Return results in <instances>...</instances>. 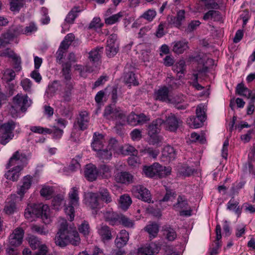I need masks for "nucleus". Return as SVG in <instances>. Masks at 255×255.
<instances>
[{
  "instance_id": "obj_1",
  "label": "nucleus",
  "mask_w": 255,
  "mask_h": 255,
  "mask_svg": "<svg viewBox=\"0 0 255 255\" xmlns=\"http://www.w3.org/2000/svg\"><path fill=\"white\" fill-rule=\"evenodd\" d=\"M55 243L61 247L68 244L77 246L80 243V238L77 231L75 229H69L67 221L62 220L59 231L55 237Z\"/></svg>"
},
{
  "instance_id": "obj_2",
  "label": "nucleus",
  "mask_w": 255,
  "mask_h": 255,
  "mask_svg": "<svg viewBox=\"0 0 255 255\" xmlns=\"http://www.w3.org/2000/svg\"><path fill=\"white\" fill-rule=\"evenodd\" d=\"M26 156L24 153L18 151L15 152L6 164V168L8 171L4 174L5 177L12 181H17L21 171L26 164Z\"/></svg>"
},
{
  "instance_id": "obj_3",
  "label": "nucleus",
  "mask_w": 255,
  "mask_h": 255,
  "mask_svg": "<svg viewBox=\"0 0 255 255\" xmlns=\"http://www.w3.org/2000/svg\"><path fill=\"white\" fill-rule=\"evenodd\" d=\"M50 209L47 205L37 206L36 204H28L25 210L24 216L27 219H30L34 216L40 217L45 224H48L51 222Z\"/></svg>"
},
{
  "instance_id": "obj_4",
  "label": "nucleus",
  "mask_w": 255,
  "mask_h": 255,
  "mask_svg": "<svg viewBox=\"0 0 255 255\" xmlns=\"http://www.w3.org/2000/svg\"><path fill=\"white\" fill-rule=\"evenodd\" d=\"M103 49V47H96L92 50L89 54V58L90 61L85 67L79 65H76V70L80 72L81 76L86 77L87 73H90L95 70L97 62L101 57V52Z\"/></svg>"
},
{
  "instance_id": "obj_5",
  "label": "nucleus",
  "mask_w": 255,
  "mask_h": 255,
  "mask_svg": "<svg viewBox=\"0 0 255 255\" xmlns=\"http://www.w3.org/2000/svg\"><path fill=\"white\" fill-rule=\"evenodd\" d=\"M13 105L10 109V113L13 117L17 116V114L21 111L25 112L27 108L32 104V101L27 95H23L22 94H17L12 99Z\"/></svg>"
},
{
  "instance_id": "obj_6",
  "label": "nucleus",
  "mask_w": 255,
  "mask_h": 255,
  "mask_svg": "<svg viewBox=\"0 0 255 255\" xmlns=\"http://www.w3.org/2000/svg\"><path fill=\"white\" fill-rule=\"evenodd\" d=\"M103 116L109 121H116L117 125L125 124L126 115L119 108H116L114 106H107L105 109Z\"/></svg>"
},
{
  "instance_id": "obj_7",
  "label": "nucleus",
  "mask_w": 255,
  "mask_h": 255,
  "mask_svg": "<svg viewBox=\"0 0 255 255\" xmlns=\"http://www.w3.org/2000/svg\"><path fill=\"white\" fill-rule=\"evenodd\" d=\"M79 188L72 187L69 193V202L68 205L66 206L64 210L65 213L69 216V220L72 221L74 218V208L79 205Z\"/></svg>"
},
{
  "instance_id": "obj_8",
  "label": "nucleus",
  "mask_w": 255,
  "mask_h": 255,
  "mask_svg": "<svg viewBox=\"0 0 255 255\" xmlns=\"http://www.w3.org/2000/svg\"><path fill=\"white\" fill-rule=\"evenodd\" d=\"M16 123L12 121L0 126V142L5 145L14 137L13 130L15 128Z\"/></svg>"
},
{
  "instance_id": "obj_9",
  "label": "nucleus",
  "mask_w": 255,
  "mask_h": 255,
  "mask_svg": "<svg viewBox=\"0 0 255 255\" xmlns=\"http://www.w3.org/2000/svg\"><path fill=\"white\" fill-rule=\"evenodd\" d=\"M163 123V120L157 119L153 121L148 127V134L149 136V142L152 144L159 143L162 139V137L158 135L160 132L161 126Z\"/></svg>"
},
{
  "instance_id": "obj_10",
  "label": "nucleus",
  "mask_w": 255,
  "mask_h": 255,
  "mask_svg": "<svg viewBox=\"0 0 255 255\" xmlns=\"http://www.w3.org/2000/svg\"><path fill=\"white\" fill-rule=\"evenodd\" d=\"M119 153L118 141L114 138L110 139L107 146L96 152V156L103 160H109L112 158V152Z\"/></svg>"
},
{
  "instance_id": "obj_11",
  "label": "nucleus",
  "mask_w": 255,
  "mask_h": 255,
  "mask_svg": "<svg viewBox=\"0 0 255 255\" xmlns=\"http://www.w3.org/2000/svg\"><path fill=\"white\" fill-rule=\"evenodd\" d=\"M182 120L174 114L170 113L166 116L165 120H163L164 128L167 130L175 132L182 124Z\"/></svg>"
},
{
  "instance_id": "obj_12",
  "label": "nucleus",
  "mask_w": 255,
  "mask_h": 255,
  "mask_svg": "<svg viewBox=\"0 0 255 255\" xmlns=\"http://www.w3.org/2000/svg\"><path fill=\"white\" fill-rule=\"evenodd\" d=\"M155 100L161 102H165L168 103H175L180 101L173 100L169 95V89L166 86H162L155 90L153 95Z\"/></svg>"
},
{
  "instance_id": "obj_13",
  "label": "nucleus",
  "mask_w": 255,
  "mask_h": 255,
  "mask_svg": "<svg viewBox=\"0 0 255 255\" xmlns=\"http://www.w3.org/2000/svg\"><path fill=\"white\" fill-rule=\"evenodd\" d=\"M131 192L133 195L144 202H150L151 195L150 191L142 185H136L132 187Z\"/></svg>"
},
{
  "instance_id": "obj_14",
  "label": "nucleus",
  "mask_w": 255,
  "mask_h": 255,
  "mask_svg": "<svg viewBox=\"0 0 255 255\" xmlns=\"http://www.w3.org/2000/svg\"><path fill=\"white\" fill-rule=\"evenodd\" d=\"M21 34H23V28L22 26H18L11 28L3 34V39H0V47L5 46L14 37Z\"/></svg>"
},
{
  "instance_id": "obj_15",
  "label": "nucleus",
  "mask_w": 255,
  "mask_h": 255,
  "mask_svg": "<svg viewBox=\"0 0 255 255\" xmlns=\"http://www.w3.org/2000/svg\"><path fill=\"white\" fill-rule=\"evenodd\" d=\"M177 210H182L180 211L181 216H191V210H187L189 207L188 200L184 195H179L177 198V203L174 205Z\"/></svg>"
},
{
  "instance_id": "obj_16",
  "label": "nucleus",
  "mask_w": 255,
  "mask_h": 255,
  "mask_svg": "<svg viewBox=\"0 0 255 255\" xmlns=\"http://www.w3.org/2000/svg\"><path fill=\"white\" fill-rule=\"evenodd\" d=\"M159 249L155 243L146 244L137 249V255H154L158 253Z\"/></svg>"
},
{
  "instance_id": "obj_17",
  "label": "nucleus",
  "mask_w": 255,
  "mask_h": 255,
  "mask_svg": "<svg viewBox=\"0 0 255 255\" xmlns=\"http://www.w3.org/2000/svg\"><path fill=\"white\" fill-rule=\"evenodd\" d=\"M24 236V231L21 228H16L9 236V245L17 247L21 244Z\"/></svg>"
},
{
  "instance_id": "obj_18",
  "label": "nucleus",
  "mask_w": 255,
  "mask_h": 255,
  "mask_svg": "<svg viewBox=\"0 0 255 255\" xmlns=\"http://www.w3.org/2000/svg\"><path fill=\"white\" fill-rule=\"evenodd\" d=\"M32 182V177L27 175L23 177L21 182L22 185L17 188V194L20 196V200H22L24 195L30 188Z\"/></svg>"
},
{
  "instance_id": "obj_19",
  "label": "nucleus",
  "mask_w": 255,
  "mask_h": 255,
  "mask_svg": "<svg viewBox=\"0 0 255 255\" xmlns=\"http://www.w3.org/2000/svg\"><path fill=\"white\" fill-rule=\"evenodd\" d=\"M106 140L104 135L99 133H94L91 146L96 152L105 147Z\"/></svg>"
},
{
  "instance_id": "obj_20",
  "label": "nucleus",
  "mask_w": 255,
  "mask_h": 255,
  "mask_svg": "<svg viewBox=\"0 0 255 255\" xmlns=\"http://www.w3.org/2000/svg\"><path fill=\"white\" fill-rule=\"evenodd\" d=\"M73 90V84L71 82H67L65 87L60 93L61 101L64 103L70 102L72 98V91Z\"/></svg>"
},
{
  "instance_id": "obj_21",
  "label": "nucleus",
  "mask_w": 255,
  "mask_h": 255,
  "mask_svg": "<svg viewBox=\"0 0 255 255\" xmlns=\"http://www.w3.org/2000/svg\"><path fill=\"white\" fill-rule=\"evenodd\" d=\"M133 176L128 172H120L115 175V180L119 183L129 184L133 182Z\"/></svg>"
},
{
  "instance_id": "obj_22",
  "label": "nucleus",
  "mask_w": 255,
  "mask_h": 255,
  "mask_svg": "<svg viewBox=\"0 0 255 255\" xmlns=\"http://www.w3.org/2000/svg\"><path fill=\"white\" fill-rule=\"evenodd\" d=\"M84 174L87 180L93 181L99 176L98 170L95 165L92 164H87L85 167Z\"/></svg>"
},
{
  "instance_id": "obj_23",
  "label": "nucleus",
  "mask_w": 255,
  "mask_h": 255,
  "mask_svg": "<svg viewBox=\"0 0 255 255\" xmlns=\"http://www.w3.org/2000/svg\"><path fill=\"white\" fill-rule=\"evenodd\" d=\"M97 193L88 192L85 194L86 204L92 209H96L99 206Z\"/></svg>"
},
{
  "instance_id": "obj_24",
  "label": "nucleus",
  "mask_w": 255,
  "mask_h": 255,
  "mask_svg": "<svg viewBox=\"0 0 255 255\" xmlns=\"http://www.w3.org/2000/svg\"><path fill=\"white\" fill-rule=\"evenodd\" d=\"M123 79L125 83L128 84L129 86H137L139 84L137 77L135 73L132 70H129L126 68L123 76Z\"/></svg>"
},
{
  "instance_id": "obj_25",
  "label": "nucleus",
  "mask_w": 255,
  "mask_h": 255,
  "mask_svg": "<svg viewBox=\"0 0 255 255\" xmlns=\"http://www.w3.org/2000/svg\"><path fill=\"white\" fill-rule=\"evenodd\" d=\"M121 214L113 212L112 209L106 211L104 213V218L106 221L109 223L112 226L119 225V220Z\"/></svg>"
},
{
  "instance_id": "obj_26",
  "label": "nucleus",
  "mask_w": 255,
  "mask_h": 255,
  "mask_svg": "<svg viewBox=\"0 0 255 255\" xmlns=\"http://www.w3.org/2000/svg\"><path fill=\"white\" fill-rule=\"evenodd\" d=\"M129 239L128 233L125 230H122L115 240V244L117 248H121L125 246Z\"/></svg>"
},
{
  "instance_id": "obj_27",
  "label": "nucleus",
  "mask_w": 255,
  "mask_h": 255,
  "mask_svg": "<svg viewBox=\"0 0 255 255\" xmlns=\"http://www.w3.org/2000/svg\"><path fill=\"white\" fill-rule=\"evenodd\" d=\"M163 235L165 239L170 242L174 241L177 238V233L175 229L169 225H165L162 227Z\"/></svg>"
},
{
  "instance_id": "obj_28",
  "label": "nucleus",
  "mask_w": 255,
  "mask_h": 255,
  "mask_svg": "<svg viewBox=\"0 0 255 255\" xmlns=\"http://www.w3.org/2000/svg\"><path fill=\"white\" fill-rule=\"evenodd\" d=\"M98 234L100 236L103 242L110 240L112 236L110 228L106 225H101L98 231Z\"/></svg>"
},
{
  "instance_id": "obj_29",
  "label": "nucleus",
  "mask_w": 255,
  "mask_h": 255,
  "mask_svg": "<svg viewBox=\"0 0 255 255\" xmlns=\"http://www.w3.org/2000/svg\"><path fill=\"white\" fill-rule=\"evenodd\" d=\"M172 51L177 54L183 53L188 49V42L184 41H177L173 42Z\"/></svg>"
},
{
  "instance_id": "obj_30",
  "label": "nucleus",
  "mask_w": 255,
  "mask_h": 255,
  "mask_svg": "<svg viewBox=\"0 0 255 255\" xmlns=\"http://www.w3.org/2000/svg\"><path fill=\"white\" fill-rule=\"evenodd\" d=\"M144 230L149 234L150 239L152 240L157 237L159 232V226L157 223L152 222L147 225Z\"/></svg>"
},
{
  "instance_id": "obj_31",
  "label": "nucleus",
  "mask_w": 255,
  "mask_h": 255,
  "mask_svg": "<svg viewBox=\"0 0 255 255\" xmlns=\"http://www.w3.org/2000/svg\"><path fill=\"white\" fill-rule=\"evenodd\" d=\"M89 122V117L88 113L84 111L80 113L77 118V124L81 130H84L88 127Z\"/></svg>"
},
{
  "instance_id": "obj_32",
  "label": "nucleus",
  "mask_w": 255,
  "mask_h": 255,
  "mask_svg": "<svg viewBox=\"0 0 255 255\" xmlns=\"http://www.w3.org/2000/svg\"><path fill=\"white\" fill-rule=\"evenodd\" d=\"M158 163H154L150 166H144L142 171L145 175L148 177H157Z\"/></svg>"
},
{
  "instance_id": "obj_33",
  "label": "nucleus",
  "mask_w": 255,
  "mask_h": 255,
  "mask_svg": "<svg viewBox=\"0 0 255 255\" xmlns=\"http://www.w3.org/2000/svg\"><path fill=\"white\" fill-rule=\"evenodd\" d=\"M98 170V175L103 179H109L112 176V168L106 164L101 165Z\"/></svg>"
},
{
  "instance_id": "obj_34",
  "label": "nucleus",
  "mask_w": 255,
  "mask_h": 255,
  "mask_svg": "<svg viewBox=\"0 0 255 255\" xmlns=\"http://www.w3.org/2000/svg\"><path fill=\"white\" fill-rule=\"evenodd\" d=\"M207 7L210 10L206 12L204 16H220L223 15L222 12L217 10L220 9V6L217 2H210L208 3Z\"/></svg>"
},
{
  "instance_id": "obj_35",
  "label": "nucleus",
  "mask_w": 255,
  "mask_h": 255,
  "mask_svg": "<svg viewBox=\"0 0 255 255\" xmlns=\"http://www.w3.org/2000/svg\"><path fill=\"white\" fill-rule=\"evenodd\" d=\"M98 197L100 198V199L106 203V204L110 203L112 202V195L109 192L108 189L106 188H100L97 193Z\"/></svg>"
},
{
  "instance_id": "obj_36",
  "label": "nucleus",
  "mask_w": 255,
  "mask_h": 255,
  "mask_svg": "<svg viewBox=\"0 0 255 255\" xmlns=\"http://www.w3.org/2000/svg\"><path fill=\"white\" fill-rule=\"evenodd\" d=\"M239 204V203L238 201L232 199L228 202L227 208L230 211L234 212L239 217L242 213V208Z\"/></svg>"
},
{
  "instance_id": "obj_37",
  "label": "nucleus",
  "mask_w": 255,
  "mask_h": 255,
  "mask_svg": "<svg viewBox=\"0 0 255 255\" xmlns=\"http://www.w3.org/2000/svg\"><path fill=\"white\" fill-rule=\"evenodd\" d=\"M118 149L119 153H122L125 155H136L137 154V151L132 146L130 145H125L124 146H121L118 143Z\"/></svg>"
},
{
  "instance_id": "obj_38",
  "label": "nucleus",
  "mask_w": 255,
  "mask_h": 255,
  "mask_svg": "<svg viewBox=\"0 0 255 255\" xmlns=\"http://www.w3.org/2000/svg\"><path fill=\"white\" fill-rule=\"evenodd\" d=\"M204 121L197 116H191L187 119V123L191 128H197L201 127Z\"/></svg>"
},
{
  "instance_id": "obj_39",
  "label": "nucleus",
  "mask_w": 255,
  "mask_h": 255,
  "mask_svg": "<svg viewBox=\"0 0 255 255\" xmlns=\"http://www.w3.org/2000/svg\"><path fill=\"white\" fill-rule=\"evenodd\" d=\"M132 203L131 198L128 194H124L121 196L119 200L120 208L124 210H127Z\"/></svg>"
},
{
  "instance_id": "obj_40",
  "label": "nucleus",
  "mask_w": 255,
  "mask_h": 255,
  "mask_svg": "<svg viewBox=\"0 0 255 255\" xmlns=\"http://www.w3.org/2000/svg\"><path fill=\"white\" fill-rule=\"evenodd\" d=\"M16 210V203L12 199H7L4 206V210L7 214H12Z\"/></svg>"
},
{
  "instance_id": "obj_41",
  "label": "nucleus",
  "mask_w": 255,
  "mask_h": 255,
  "mask_svg": "<svg viewBox=\"0 0 255 255\" xmlns=\"http://www.w3.org/2000/svg\"><path fill=\"white\" fill-rule=\"evenodd\" d=\"M157 166V177L160 178H163L171 174V168L170 167L163 166L159 163Z\"/></svg>"
},
{
  "instance_id": "obj_42",
  "label": "nucleus",
  "mask_w": 255,
  "mask_h": 255,
  "mask_svg": "<svg viewBox=\"0 0 255 255\" xmlns=\"http://www.w3.org/2000/svg\"><path fill=\"white\" fill-rule=\"evenodd\" d=\"M25 0H10V9L14 13L18 12L24 4Z\"/></svg>"
},
{
  "instance_id": "obj_43",
  "label": "nucleus",
  "mask_w": 255,
  "mask_h": 255,
  "mask_svg": "<svg viewBox=\"0 0 255 255\" xmlns=\"http://www.w3.org/2000/svg\"><path fill=\"white\" fill-rule=\"evenodd\" d=\"M119 224H121L126 228H133L134 225L133 220L130 219L123 214H121L120 216Z\"/></svg>"
},
{
  "instance_id": "obj_44",
  "label": "nucleus",
  "mask_w": 255,
  "mask_h": 255,
  "mask_svg": "<svg viewBox=\"0 0 255 255\" xmlns=\"http://www.w3.org/2000/svg\"><path fill=\"white\" fill-rule=\"evenodd\" d=\"M163 156L168 157L169 159H174L176 156V151L174 148L170 145L165 146L162 151Z\"/></svg>"
},
{
  "instance_id": "obj_45",
  "label": "nucleus",
  "mask_w": 255,
  "mask_h": 255,
  "mask_svg": "<svg viewBox=\"0 0 255 255\" xmlns=\"http://www.w3.org/2000/svg\"><path fill=\"white\" fill-rule=\"evenodd\" d=\"M184 18L185 17H168L167 20L171 27L179 28L181 25Z\"/></svg>"
},
{
  "instance_id": "obj_46",
  "label": "nucleus",
  "mask_w": 255,
  "mask_h": 255,
  "mask_svg": "<svg viewBox=\"0 0 255 255\" xmlns=\"http://www.w3.org/2000/svg\"><path fill=\"white\" fill-rule=\"evenodd\" d=\"M63 203V196L61 195H58L53 198L51 204L54 209L58 210Z\"/></svg>"
},
{
  "instance_id": "obj_47",
  "label": "nucleus",
  "mask_w": 255,
  "mask_h": 255,
  "mask_svg": "<svg viewBox=\"0 0 255 255\" xmlns=\"http://www.w3.org/2000/svg\"><path fill=\"white\" fill-rule=\"evenodd\" d=\"M30 130L33 132L39 134H50L52 130L50 128H45L40 126H31Z\"/></svg>"
},
{
  "instance_id": "obj_48",
  "label": "nucleus",
  "mask_w": 255,
  "mask_h": 255,
  "mask_svg": "<svg viewBox=\"0 0 255 255\" xmlns=\"http://www.w3.org/2000/svg\"><path fill=\"white\" fill-rule=\"evenodd\" d=\"M250 90L245 86L243 84H239L236 88V92L238 95L245 97L248 98L249 96Z\"/></svg>"
},
{
  "instance_id": "obj_49",
  "label": "nucleus",
  "mask_w": 255,
  "mask_h": 255,
  "mask_svg": "<svg viewBox=\"0 0 255 255\" xmlns=\"http://www.w3.org/2000/svg\"><path fill=\"white\" fill-rule=\"evenodd\" d=\"M29 243L31 248L33 249H39L38 252L40 251V249L41 246H45L44 245H41L40 241L38 240L37 237L32 236L29 238Z\"/></svg>"
},
{
  "instance_id": "obj_50",
  "label": "nucleus",
  "mask_w": 255,
  "mask_h": 255,
  "mask_svg": "<svg viewBox=\"0 0 255 255\" xmlns=\"http://www.w3.org/2000/svg\"><path fill=\"white\" fill-rule=\"evenodd\" d=\"M118 49V46L116 44H107L106 51L107 55L109 57H113L115 55L117 52Z\"/></svg>"
},
{
  "instance_id": "obj_51",
  "label": "nucleus",
  "mask_w": 255,
  "mask_h": 255,
  "mask_svg": "<svg viewBox=\"0 0 255 255\" xmlns=\"http://www.w3.org/2000/svg\"><path fill=\"white\" fill-rule=\"evenodd\" d=\"M79 231L84 236H88L90 233V228L89 223L87 221H83L78 227Z\"/></svg>"
},
{
  "instance_id": "obj_52",
  "label": "nucleus",
  "mask_w": 255,
  "mask_h": 255,
  "mask_svg": "<svg viewBox=\"0 0 255 255\" xmlns=\"http://www.w3.org/2000/svg\"><path fill=\"white\" fill-rule=\"evenodd\" d=\"M185 61L181 60L173 66V70L177 73L183 74L185 70Z\"/></svg>"
},
{
  "instance_id": "obj_53",
  "label": "nucleus",
  "mask_w": 255,
  "mask_h": 255,
  "mask_svg": "<svg viewBox=\"0 0 255 255\" xmlns=\"http://www.w3.org/2000/svg\"><path fill=\"white\" fill-rule=\"evenodd\" d=\"M37 27L33 22H31L28 25L23 28V34L29 35L35 32L37 30Z\"/></svg>"
},
{
  "instance_id": "obj_54",
  "label": "nucleus",
  "mask_w": 255,
  "mask_h": 255,
  "mask_svg": "<svg viewBox=\"0 0 255 255\" xmlns=\"http://www.w3.org/2000/svg\"><path fill=\"white\" fill-rule=\"evenodd\" d=\"M53 192V188L50 186H44L40 190V195L47 199L50 198Z\"/></svg>"
},
{
  "instance_id": "obj_55",
  "label": "nucleus",
  "mask_w": 255,
  "mask_h": 255,
  "mask_svg": "<svg viewBox=\"0 0 255 255\" xmlns=\"http://www.w3.org/2000/svg\"><path fill=\"white\" fill-rule=\"evenodd\" d=\"M68 48H65L64 46H62L60 44L57 52H56V61L59 64L62 63V59L64 56V54L65 53L66 50Z\"/></svg>"
},
{
  "instance_id": "obj_56",
  "label": "nucleus",
  "mask_w": 255,
  "mask_h": 255,
  "mask_svg": "<svg viewBox=\"0 0 255 255\" xmlns=\"http://www.w3.org/2000/svg\"><path fill=\"white\" fill-rule=\"evenodd\" d=\"M75 38V36L73 33H69L66 35L64 39L61 43L62 46L68 48L71 42Z\"/></svg>"
},
{
  "instance_id": "obj_57",
  "label": "nucleus",
  "mask_w": 255,
  "mask_h": 255,
  "mask_svg": "<svg viewBox=\"0 0 255 255\" xmlns=\"http://www.w3.org/2000/svg\"><path fill=\"white\" fill-rule=\"evenodd\" d=\"M71 67V64L69 62H67L62 64L63 74L65 78L67 80H69L71 78V76L70 75Z\"/></svg>"
},
{
  "instance_id": "obj_58",
  "label": "nucleus",
  "mask_w": 255,
  "mask_h": 255,
  "mask_svg": "<svg viewBox=\"0 0 255 255\" xmlns=\"http://www.w3.org/2000/svg\"><path fill=\"white\" fill-rule=\"evenodd\" d=\"M31 230L32 232L42 235H45L48 233V230L45 227L37 225H33Z\"/></svg>"
},
{
  "instance_id": "obj_59",
  "label": "nucleus",
  "mask_w": 255,
  "mask_h": 255,
  "mask_svg": "<svg viewBox=\"0 0 255 255\" xmlns=\"http://www.w3.org/2000/svg\"><path fill=\"white\" fill-rule=\"evenodd\" d=\"M32 85V82L28 78L23 79L20 82V85L25 92H29L31 91Z\"/></svg>"
},
{
  "instance_id": "obj_60",
  "label": "nucleus",
  "mask_w": 255,
  "mask_h": 255,
  "mask_svg": "<svg viewBox=\"0 0 255 255\" xmlns=\"http://www.w3.org/2000/svg\"><path fill=\"white\" fill-rule=\"evenodd\" d=\"M206 108L205 106L203 105H200L197 107L196 114V116L201 118V119L205 121L206 115H205Z\"/></svg>"
},
{
  "instance_id": "obj_61",
  "label": "nucleus",
  "mask_w": 255,
  "mask_h": 255,
  "mask_svg": "<svg viewBox=\"0 0 255 255\" xmlns=\"http://www.w3.org/2000/svg\"><path fill=\"white\" fill-rule=\"evenodd\" d=\"M127 122L131 126H135L138 125L137 114L131 113L127 117Z\"/></svg>"
},
{
  "instance_id": "obj_62",
  "label": "nucleus",
  "mask_w": 255,
  "mask_h": 255,
  "mask_svg": "<svg viewBox=\"0 0 255 255\" xmlns=\"http://www.w3.org/2000/svg\"><path fill=\"white\" fill-rule=\"evenodd\" d=\"M12 61L14 62L13 68L16 71H19L21 69V58L19 56L17 55H15L13 58H12Z\"/></svg>"
},
{
  "instance_id": "obj_63",
  "label": "nucleus",
  "mask_w": 255,
  "mask_h": 255,
  "mask_svg": "<svg viewBox=\"0 0 255 255\" xmlns=\"http://www.w3.org/2000/svg\"><path fill=\"white\" fill-rule=\"evenodd\" d=\"M145 153L148 154L153 158H156L159 153V150L157 149H153L151 147L145 148L143 151Z\"/></svg>"
},
{
  "instance_id": "obj_64",
  "label": "nucleus",
  "mask_w": 255,
  "mask_h": 255,
  "mask_svg": "<svg viewBox=\"0 0 255 255\" xmlns=\"http://www.w3.org/2000/svg\"><path fill=\"white\" fill-rule=\"evenodd\" d=\"M130 135L133 140H139L142 137L141 131L139 129L135 128L131 131Z\"/></svg>"
}]
</instances>
